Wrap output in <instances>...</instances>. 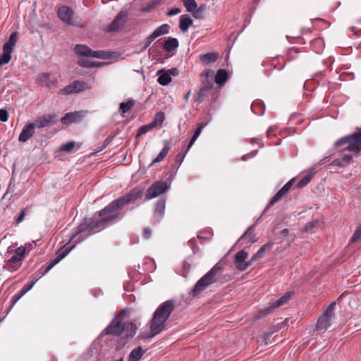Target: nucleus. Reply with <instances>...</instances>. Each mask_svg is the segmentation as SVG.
Returning <instances> with one entry per match:
<instances>
[{"label": "nucleus", "instance_id": "nucleus-16", "mask_svg": "<svg viewBox=\"0 0 361 361\" xmlns=\"http://www.w3.org/2000/svg\"><path fill=\"white\" fill-rule=\"evenodd\" d=\"M295 182V178L290 179L271 198L269 201V204L267 205L263 213H264L269 208L272 207L275 203H276L281 198H282L292 188L293 183Z\"/></svg>", "mask_w": 361, "mask_h": 361}, {"label": "nucleus", "instance_id": "nucleus-9", "mask_svg": "<svg viewBox=\"0 0 361 361\" xmlns=\"http://www.w3.org/2000/svg\"><path fill=\"white\" fill-rule=\"evenodd\" d=\"M336 305V301L331 302L321 314L316 324L317 330L326 331L331 326V319L334 317V311Z\"/></svg>", "mask_w": 361, "mask_h": 361}, {"label": "nucleus", "instance_id": "nucleus-5", "mask_svg": "<svg viewBox=\"0 0 361 361\" xmlns=\"http://www.w3.org/2000/svg\"><path fill=\"white\" fill-rule=\"evenodd\" d=\"M71 240L63 247L57 250L55 258L51 259L48 264H44L35 274V279L24 285L22 289H24L27 293L32 289L35 283L44 275H45L49 270H51L56 264H57L61 259H63L75 247V245L66 247L67 245L70 243Z\"/></svg>", "mask_w": 361, "mask_h": 361}, {"label": "nucleus", "instance_id": "nucleus-35", "mask_svg": "<svg viewBox=\"0 0 361 361\" xmlns=\"http://www.w3.org/2000/svg\"><path fill=\"white\" fill-rule=\"evenodd\" d=\"M135 101L131 98H128L126 102H121L119 104V111L123 116H125L135 105Z\"/></svg>", "mask_w": 361, "mask_h": 361}, {"label": "nucleus", "instance_id": "nucleus-42", "mask_svg": "<svg viewBox=\"0 0 361 361\" xmlns=\"http://www.w3.org/2000/svg\"><path fill=\"white\" fill-rule=\"evenodd\" d=\"M18 39V32H13L11 34L8 40L4 43L3 45L6 49H10L11 51L13 50L14 46L17 42Z\"/></svg>", "mask_w": 361, "mask_h": 361}, {"label": "nucleus", "instance_id": "nucleus-59", "mask_svg": "<svg viewBox=\"0 0 361 361\" xmlns=\"http://www.w3.org/2000/svg\"><path fill=\"white\" fill-rule=\"evenodd\" d=\"M154 334V333L152 332L151 331L150 332L142 333L138 335L137 338L140 340H146L148 338H151L157 335Z\"/></svg>", "mask_w": 361, "mask_h": 361}, {"label": "nucleus", "instance_id": "nucleus-48", "mask_svg": "<svg viewBox=\"0 0 361 361\" xmlns=\"http://www.w3.org/2000/svg\"><path fill=\"white\" fill-rule=\"evenodd\" d=\"M340 73L339 79L341 81H350L355 79V74L353 72L350 71H343L342 73L337 72Z\"/></svg>", "mask_w": 361, "mask_h": 361}, {"label": "nucleus", "instance_id": "nucleus-47", "mask_svg": "<svg viewBox=\"0 0 361 361\" xmlns=\"http://www.w3.org/2000/svg\"><path fill=\"white\" fill-rule=\"evenodd\" d=\"M182 1L188 12H194L197 8L195 0H182Z\"/></svg>", "mask_w": 361, "mask_h": 361}, {"label": "nucleus", "instance_id": "nucleus-32", "mask_svg": "<svg viewBox=\"0 0 361 361\" xmlns=\"http://www.w3.org/2000/svg\"><path fill=\"white\" fill-rule=\"evenodd\" d=\"M78 65H79L80 67L83 68H95V67H101L104 65V63L102 62H98V61H91L89 59L80 58L78 60L77 62Z\"/></svg>", "mask_w": 361, "mask_h": 361}, {"label": "nucleus", "instance_id": "nucleus-23", "mask_svg": "<svg viewBox=\"0 0 361 361\" xmlns=\"http://www.w3.org/2000/svg\"><path fill=\"white\" fill-rule=\"evenodd\" d=\"M219 58L217 52H208L200 56V61L204 66H207L210 63H214Z\"/></svg>", "mask_w": 361, "mask_h": 361}, {"label": "nucleus", "instance_id": "nucleus-31", "mask_svg": "<svg viewBox=\"0 0 361 361\" xmlns=\"http://www.w3.org/2000/svg\"><path fill=\"white\" fill-rule=\"evenodd\" d=\"M251 109L255 114L262 116L265 111V105L262 100L256 99L252 102Z\"/></svg>", "mask_w": 361, "mask_h": 361}, {"label": "nucleus", "instance_id": "nucleus-39", "mask_svg": "<svg viewBox=\"0 0 361 361\" xmlns=\"http://www.w3.org/2000/svg\"><path fill=\"white\" fill-rule=\"evenodd\" d=\"M12 51H13L3 47V52L0 54V66L9 63L11 59Z\"/></svg>", "mask_w": 361, "mask_h": 361}, {"label": "nucleus", "instance_id": "nucleus-15", "mask_svg": "<svg viewBox=\"0 0 361 361\" xmlns=\"http://www.w3.org/2000/svg\"><path fill=\"white\" fill-rule=\"evenodd\" d=\"M258 238L256 236L255 233V225L250 226L243 235L238 239L237 243L239 245H243L245 244L250 245L251 244L257 242Z\"/></svg>", "mask_w": 361, "mask_h": 361}, {"label": "nucleus", "instance_id": "nucleus-19", "mask_svg": "<svg viewBox=\"0 0 361 361\" xmlns=\"http://www.w3.org/2000/svg\"><path fill=\"white\" fill-rule=\"evenodd\" d=\"M35 128H36L34 123H29L23 128L19 137L18 140L21 142H27L35 134Z\"/></svg>", "mask_w": 361, "mask_h": 361}, {"label": "nucleus", "instance_id": "nucleus-63", "mask_svg": "<svg viewBox=\"0 0 361 361\" xmlns=\"http://www.w3.org/2000/svg\"><path fill=\"white\" fill-rule=\"evenodd\" d=\"M258 153V150L257 149H255L253 151H252L250 153H247L246 154H244L243 157H242V160L243 161H247V159H250V158H252L254 157L255 156L257 155V154Z\"/></svg>", "mask_w": 361, "mask_h": 361}, {"label": "nucleus", "instance_id": "nucleus-30", "mask_svg": "<svg viewBox=\"0 0 361 361\" xmlns=\"http://www.w3.org/2000/svg\"><path fill=\"white\" fill-rule=\"evenodd\" d=\"M310 49L317 54H321L324 49V42L322 37H317L310 42Z\"/></svg>", "mask_w": 361, "mask_h": 361}, {"label": "nucleus", "instance_id": "nucleus-43", "mask_svg": "<svg viewBox=\"0 0 361 361\" xmlns=\"http://www.w3.org/2000/svg\"><path fill=\"white\" fill-rule=\"evenodd\" d=\"M75 145H76V142L75 141L71 140V141H68L66 143L62 144L60 146L59 149L62 152H71L73 149V148L75 147ZM77 145H78V149H79L80 147L81 143L77 144Z\"/></svg>", "mask_w": 361, "mask_h": 361}, {"label": "nucleus", "instance_id": "nucleus-62", "mask_svg": "<svg viewBox=\"0 0 361 361\" xmlns=\"http://www.w3.org/2000/svg\"><path fill=\"white\" fill-rule=\"evenodd\" d=\"M22 298V296L20 295L19 292L14 295L11 299V305L9 309L8 310V312L10 311L11 308L15 305V304Z\"/></svg>", "mask_w": 361, "mask_h": 361}, {"label": "nucleus", "instance_id": "nucleus-8", "mask_svg": "<svg viewBox=\"0 0 361 361\" xmlns=\"http://www.w3.org/2000/svg\"><path fill=\"white\" fill-rule=\"evenodd\" d=\"M57 14L60 20L68 25L78 27H83V25L81 24L80 20H79V18L78 16H75V12L73 10L68 6L63 5L60 6L57 11Z\"/></svg>", "mask_w": 361, "mask_h": 361}, {"label": "nucleus", "instance_id": "nucleus-36", "mask_svg": "<svg viewBox=\"0 0 361 361\" xmlns=\"http://www.w3.org/2000/svg\"><path fill=\"white\" fill-rule=\"evenodd\" d=\"M74 51L78 56L89 57L91 49L85 44H76L74 48Z\"/></svg>", "mask_w": 361, "mask_h": 361}, {"label": "nucleus", "instance_id": "nucleus-25", "mask_svg": "<svg viewBox=\"0 0 361 361\" xmlns=\"http://www.w3.org/2000/svg\"><path fill=\"white\" fill-rule=\"evenodd\" d=\"M228 77V73L226 70L219 69L216 72L214 81L219 87H221L227 82Z\"/></svg>", "mask_w": 361, "mask_h": 361}, {"label": "nucleus", "instance_id": "nucleus-33", "mask_svg": "<svg viewBox=\"0 0 361 361\" xmlns=\"http://www.w3.org/2000/svg\"><path fill=\"white\" fill-rule=\"evenodd\" d=\"M145 353V350L141 346H138L130 353L128 361H139Z\"/></svg>", "mask_w": 361, "mask_h": 361}, {"label": "nucleus", "instance_id": "nucleus-58", "mask_svg": "<svg viewBox=\"0 0 361 361\" xmlns=\"http://www.w3.org/2000/svg\"><path fill=\"white\" fill-rule=\"evenodd\" d=\"M115 137V135L114 134H111L109 135L104 140L102 146L99 148V151H102L104 149H105L113 140V139Z\"/></svg>", "mask_w": 361, "mask_h": 361}, {"label": "nucleus", "instance_id": "nucleus-3", "mask_svg": "<svg viewBox=\"0 0 361 361\" xmlns=\"http://www.w3.org/2000/svg\"><path fill=\"white\" fill-rule=\"evenodd\" d=\"M224 263H216L207 273L200 278L195 284L190 294L193 297H197L209 285L215 283H224L231 279L229 276L224 275Z\"/></svg>", "mask_w": 361, "mask_h": 361}, {"label": "nucleus", "instance_id": "nucleus-64", "mask_svg": "<svg viewBox=\"0 0 361 361\" xmlns=\"http://www.w3.org/2000/svg\"><path fill=\"white\" fill-rule=\"evenodd\" d=\"M275 330L269 331L264 332L263 334V339L266 344H268L269 341L270 340L272 334L274 333Z\"/></svg>", "mask_w": 361, "mask_h": 361}, {"label": "nucleus", "instance_id": "nucleus-54", "mask_svg": "<svg viewBox=\"0 0 361 361\" xmlns=\"http://www.w3.org/2000/svg\"><path fill=\"white\" fill-rule=\"evenodd\" d=\"M26 250H27V247L20 246L19 247L16 249L14 254L16 256L19 257L23 260V258L25 257Z\"/></svg>", "mask_w": 361, "mask_h": 361}, {"label": "nucleus", "instance_id": "nucleus-57", "mask_svg": "<svg viewBox=\"0 0 361 361\" xmlns=\"http://www.w3.org/2000/svg\"><path fill=\"white\" fill-rule=\"evenodd\" d=\"M150 130V127L148 125L142 126L139 128L136 135V138L145 135Z\"/></svg>", "mask_w": 361, "mask_h": 361}, {"label": "nucleus", "instance_id": "nucleus-11", "mask_svg": "<svg viewBox=\"0 0 361 361\" xmlns=\"http://www.w3.org/2000/svg\"><path fill=\"white\" fill-rule=\"evenodd\" d=\"M293 294V292H286L283 296L279 298L277 300H271L269 303V306L264 307V309L260 310L257 314L256 318L260 319L262 317H266L267 315L271 314L276 308L287 303L288 300L290 299L292 295Z\"/></svg>", "mask_w": 361, "mask_h": 361}, {"label": "nucleus", "instance_id": "nucleus-13", "mask_svg": "<svg viewBox=\"0 0 361 361\" xmlns=\"http://www.w3.org/2000/svg\"><path fill=\"white\" fill-rule=\"evenodd\" d=\"M128 15V13L126 11H120L107 27L106 31L113 32L117 31L120 27H123L127 21Z\"/></svg>", "mask_w": 361, "mask_h": 361}, {"label": "nucleus", "instance_id": "nucleus-50", "mask_svg": "<svg viewBox=\"0 0 361 361\" xmlns=\"http://www.w3.org/2000/svg\"><path fill=\"white\" fill-rule=\"evenodd\" d=\"M73 93H75L73 82L69 84L68 85H66L63 89H61L59 91V94L65 95H68Z\"/></svg>", "mask_w": 361, "mask_h": 361}, {"label": "nucleus", "instance_id": "nucleus-38", "mask_svg": "<svg viewBox=\"0 0 361 361\" xmlns=\"http://www.w3.org/2000/svg\"><path fill=\"white\" fill-rule=\"evenodd\" d=\"M73 86L75 90V93H80L87 90H90L91 87L87 82L81 81V80H75L73 81Z\"/></svg>", "mask_w": 361, "mask_h": 361}, {"label": "nucleus", "instance_id": "nucleus-21", "mask_svg": "<svg viewBox=\"0 0 361 361\" xmlns=\"http://www.w3.org/2000/svg\"><path fill=\"white\" fill-rule=\"evenodd\" d=\"M354 162L353 155H350L349 154L342 153L341 154V158L335 159L332 161L331 165L344 167Z\"/></svg>", "mask_w": 361, "mask_h": 361}, {"label": "nucleus", "instance_id": "nucleus-26", "mask_svg": "<svg viewBox=\"0 0 361 361\" xmlns=\"http://www.w3.org/2000/svg\"><path fill=\"white\" fill-rule=\"evenodd\" d=\"M179 46L178 40L175 37H169L163 43V49L167 52L176 49Z\"/></svg>", "mask_w": 361, "mask_h": 361}, {"label": "nucleus", "instance_id": "nucleus-20", "mask_svg": "<svg viewBox=\"0 0 361 361\" xmlns=\"http://www.w3.org/2000/svg\"><path fill=\"white\" fill-rule=\"evenodd\" d=\"M37 82L42 87L51 88L57 83V80H51L50 79V73H43L37 76Z\"/></svg>", "mask_w": 361, "mask_h": 361}, {"label": "nucleus", "instance_id": "nucleus-40", "mask_svg": "<svg viewBox=\"0 0 361 361\" xmlns=\"http://www.w3.org/2000/svg\"><path fill=\"white\" fill-rule=\"evenodd\" d=\"M154 40V39H153V37H152L149 35L148 37H147L145 39V40L142 43H140L137 46V50L135 51V52L137 54H140V53L143 52L145 49H147L149 47V45L152 44V42Z\"/></svg>", "mask_w": 361, "mask_h": 361}, {"label": "nucleus", "instance_id": "nucleus-34", "mask_svg": "<svg viewBox=\"0 0 361 361\" xmlns=\"http://www.w3.org/2000/svg\"><path fill=\"white\" fill-rule=\"evenodd\" d=\"M170 26L168 24H163L158 27H157L154 32L150 34L152 37H153V39H155L156 38L166 35L169 32L170 30Z\"/></svg>", "mask_w": 361, "mask_h": 361}, {"label": "nucleus", "instance_id": "nucleus-61", "mask_svg": "<svg viewBox=\"0 0 361 361\" xmlns=\"http://www.w3.org/2000/svg\"><path fill=\"white\" fill-rule=\"evenodd\" d=\"M8 119V112L5 109H0V121L2 122H6Z\"/></svg>", "mask_w": 361, "mask_h": 361}, {"label": "nucleus", "instance_id": "nucleus-4", "mask_svg": "<svg viewBox=\"0 0 361 361\" xmlns=\"http://www.w3.org/2000/svg\"><path fill=\"white\" fill-rule=\"evenodd\" d=\"M175 308L174 302L171 300L161 303L153 314L150 321L149 329L154 334H159L165 329V323Z\"/></svg>", "mask_w": 361, "mask_h": 361}, {"label": "nucleus", "instance_id": "nucleus-60", "mask_svg": "<svg viewBox=\"0 0 361 361\" xmlns=\"http://www.w3.org/2000/svg\"><path fill=\"white\" fill-rule=\"evenodd\" d=\"M317 224V223L316 221H310L304 226L302 231L305 233L310 232L316 227Z\"/></svg>", "mask_w": 361, "mask_h": 361}, {"label": "nucleus", "instance_id": "nucleus-7", "mask_svg": "<svg viewBox=\"0 0 361 361\" xmlns=\"http://www.w3.org/2000/svg\"><path fill=\"white\" fill-rule=\"evenodd\" d=\"M214 71L211 69L206 70L201 73L202 87L200 89L197 95L194 97L195 102L200 104L203 98L212 90L214 86Z\"/></svg>", "mask_w": 361, "mask_h": 361}, {"label": "nucleus", "instance_id": "nucleus-2", "mask_svg": "<svg viewBox=\"0 0 361 361\" xmlns=\"http://www.w3.org/2000/svg\"><path fill=\"white\" fill-rule=\"evenodd\" d=\"M128 315L129 310L127 308L119 311L100 334V337L106 335L118 337L115 343L116 351L123 348L133 338L137 331V326L134 322H124Z\"/></svg>", "mask_w": 361, "mask_h": 361}, {"label": "nucleus", "instance_id": "nucleus-46", "mask_svg": "<svg viewBox=\"0 0 361 361\" xmlns=\"http://www.w3.org/2000/svg\"><path fill=\"white\" fill-rule=\"evenodd\" d=\"M257 259H259V258L257 257H255V255H254L250 258V260H248V261L245 260L243 264L237 265V269L240 271H244L245 270L247 269V267L251 266L254 263V262H255Z\"/></svg>", "mask_w": 361, "mask_h": 361}, {"label": "nucleus", "instance_id": "nucleus-41", "mask_svg": "<svg viewBox=\"0 0 361 361\" xmlns=\"http://www.w3.org/2000/svg\"><path fill=\"white\" fill-rule=\"evenodd\" d=\"M248 256V253L244 250H241L235 253L234 256V264L237 269V265L241 264L244 262Z\"/></svg>", "mask_w": 361, "mask_h": 361}, {"label": "nucleus", "instance_id": "nucleus-56", "mask_svg": "<svg viewBox=\"0 0 361 361\" xmlns=\"http://www.w3.org/2000/svg\"><path fill=\"white\" fill-rule=\"evenodd\" d=\"M188 245L192 250L193 254H196L199 252L200 248L197 244L196 240L195 238H192L188 241Z\"/></svg>", "mask_w": 361, "mask_h": 361}, {"label": "nucleus", "instance_id": "nucleus-28", "mask_svg": "<svg viewBox=\"0 0 361 361\" xmlns=\"http://www.w3.org/2000/svg\"><path fill=\"white\" fill-rule=\"evenodd\" d=\"M157 75H158L157 82L161 85L166 86L172 81L166 69L159 70Z\"/></svg>", "mask_w": 361, "mask_h": 361}, {"label": "nucleus", "instance_id": "nucleus-18", "mask_svg": "<svg viewBox=\"0 0 361 361\" xmlns=\"http://www.w3.org/2000/svg\"><path fill=\"white\" fill-rule=\"evenodd\" d=\"M166 207V198H160L156 203L154 211V222L159 223L164 217Z\"/></svg>", "mask_w": 361, "mask_h": 361}, {"label": "nucleus", "instance_id": "nucleus-45", "mask_svg": "<svg viewBox=\"0 0 361 361\" xmlns=\"http://www.w3.org/2000/svg\"><path fill=\"white\" fill-rule=\"evenodd\" d=\"M313 173H308L304 177H302L296 184L297 188H302L306 186L312 179Z\"/></svg>", "mask_w": 361, "mask_h": 361}, {"label": "nucleus", "instance_id": "nucleus-12", "mask_svg": "<svg viewBox=\"0 0 361 361\" xmlns=\"http://www.w3.org/2000/svg\"><path fill=\"white\" fill-rule=\"evenodd\" d=\"M169 188V185L165 180L155 181L147 190L145 194V200H149L164 194Z\"/></svg>", "mask_w": 361, "mask_h": 361}, {"label": "nucleus", "instance_id": "nucleus-22", "mask_svg": "<svg viewBox=\"0 0 361 361\" xmlns=\"http://www.w3.org/2000/svg\"><path fill=\"white\" fill-rule=\"evenodd\" d=\"M171 140H166L164 141V147L159 152V154L157 155V157L153 159L149 166H152L153 164L160 162L163 161L166 155L168 154L170 149H171Z\"/></svg>", "mask_w": 361, "mask_h": 361}, {"label": "nucleus", "instance_id": "nucleus-52", "mask_svg": "<svg viewBox=\"0 0 361 361\" xmlns=\"http://www.w3.org/2000/svg\"><path fill=\"white\" fill-rule=\"evenodd\" d=\"M185 155L183 153L179 152L175 158V164L173 167H176V170L178 171V168L181 165L182 162L184 160Z\"/></svg>", "mask_w": 361, "mask_h": 361}, {"label": "nucleus", "instance_id": "nucleus-6", "mask_svg": "<svg viewBox=\"0 0 361 361\" xmlns=\"http://www.w3.org/2000/svg\"><path fill=\"white\" fill-rule=\"evenodd\" d=\"M335 147H344L343 151H348L353 157L361 155V128L357 127L355 131L343 136L336 141Z\"/></svg>", "mask_w": 361, "mask_h": 361}, {"label": "nucleus", "instance_id": "nucleus-17", "mask_svg": "<svg viewBox=\"0 0 361 361\" xmlns=\"http://www.w3.org/2000/svg\"><path fill=\"white\" fill-rule=\"evenodd\" d=\"M83 111H75L66 113L61 119L63 126H68L73 123L79 122L84 117Z\"/></svg>", "mask_w": 361, "mask_h": 361}, {"label": "nucleus", "instance_id": "nucleus-14", "mask_svg": "<svg viewBox=\"0 0 361 361\" xmlns=\"http://www.w3.org/2000/svg\"><path fill=\"white\" fill-rule=\"evenodd\" d=\"M58 121V116L56 114H48L38 117L34 123L36 128H43L55 125Z\"/></svg>", "mask_w": 361, "mask_h": 361}, {"label": "nucleus", "instance_id": "nucleus-24", "mask_svg": "<svg viewBox=\"0 0 361 361\" xmlns=\"http://www.w3.org/2000/svg\"><path fill=\"white\" fill-rule=\"evenodd\" d=\"M302 51L300 49L296 47H291L288 49L287 53V61H291L298 59L302 60L305 59L306 54H302Z\"/></svg>", "mask_w": 361, "mask_h": 361}, {"label": "nucleus", "instance_id": "nucleus-49", "mask_svg": "<svg viewBox=\"0 0 361 361\" xmlns=\"http://www.w3.org/2000/svg\"><path fill=\"white\" fill-rule=\"evenodd\" d=\"M206 125H207V123H202V122L198 124L197 128L195 129V130L190 139L192 143H194L195 142V140L197 139V137L200 135L202 129L205 127Z\"/></svg>", "mask_w": 361, "mask_h": 361}, {"label": "nucleus", "instance_id": "nucleus-29", "mask_svg": "<svg viewBox=\"0 0 361 361\" xmlns=\"http://www.w3.org/2000/svg\"><path fill=\"white\" fill-rule=\"evenodd\" d=\"M115 52L109 51L97 50L94 51L91 49L90 55L89 57L101 59H109L114 57Z\"/></svg>", "mask_w": 361, "mask_h": 361}, {"label": "nucleus", "instance_id": "nucleus-27", "mask_svg": "<svg viewBox=\"0 0 361 361\" xmlns=\"http://www.w3.org/2000/svg\"><path fill=\"white\" fill-rule=\"evenodd\" d=\"M193 23V20L188 15L183 14L180 16L179 28L183 32L188 31L189 27Z\"/></svg>", "mask_w": 361, "mask_h": 361}, {"label": "nucleus", "instance_id": "nucleus-1", "mask_svg": "<svg viewBox=\"0 0 361 361\" xmlns=\"http://www.w3.org/2000/svg\"><path fill=\"white\" fill-rule=\"evenodd\" d=\"M145 192V187L137 185L128 193L113 200L105 207L95 212L92 217L86 218L77 227V230L71 238V241L75 244L84 240L87 236L101 231L113 224L115 221L121 219L123 214L118 212L130 202H135L142 200Z\"/></svg>", "mask_w": 361, "mask_h": 361}, {"label": "nucleus", "instance_id": "nucleus-51", "mask_svg": "<svg viewBox=\"0 0 361 361\" xmlns=\"http://www.w3.org/2000/svg\"><path fill=\"white\" fill-rule=\"evenodd\" d=\"M161 0L152 1L150 3L147 4L145 6H143L141 9L142 12L148 13L150 12L152 9L155 8V6L159 4Z\"/></svg>", "mask_w": 361, "mask_h": 361}, {"label": "nucleus", "instance_id": "nucleus-44", "mask_svg": "<svg viewBox=\"0 0 361 361\" xmlns=\"http://www.w3.org/2000/svg\"><path fill=\"white\" fill-rule=\"evenodd\" d=\"M274 245V243L271 241H269L268 243L263 245L258 251L255 254V257H257L259 259L264 257L265 252L267 250H270Z\"/></svg>", "mask_w": 361, "mask_h": 361}, {"label": "nucleus", "instance_id": "nucleus-55", "mask_svg": "<svg viewBox=\"0 0 361 361\" xmlns=\"http://www.w3.org/2000/svg\"><path fill=\"white\" fill-rule=\"evenodd\" d=\"M165 119L164 112L160 111L155 114L154 120L159 124L161 125Z\"/></svg>", "mask_w": 361, "mask_h": 361}, {"label": "nucleus", "instance_id": "nucleus-37", "mask_svg": "<svg viewBox=\"0 0 361 361\" xmlns=\"http://www.w3.org/2000/svg\"><path fill=\"white\" fill-rule=\"evenodd\" d=\"M22 259L16 256L15 254L6 261L7 266L10 267L11 269L16 270L22 264Z\"/></svg>", "mask_w": 361, "mask_h": 361}, {"label": "nucleus", "instance_id": "nucleus-10", "mask_svg": "<svg viewBox=\"0 0 361 361\" xmlns=\"http://www.w3.org/2000/svg\"><path fill=\"white\" fill-rule=\"evenodd\" d=\"M293 294V292H286L283 296L279 298L277 300H271L269 303V306L264 307V309L260 310L257 314L256 318L260 319L262 317H266L267 315L271 314L276 308L287 303L288 300L290 299L292 295Z\"/></svg>", "mask_w": 361, "mask_h": 361}, {"label": "nucleus", "instance_id": "nucleus-53", "mask_svg": "<svg viewBox=\"0 0 361 361\" xmlns=\"http://www.w3.org/2000/svg\"><path fill=\"white\" fill-rule=\"evenodd\" d=\"M360 238H361V224L357 227V228L355 231L350 241L351 243H354Z\"/></svg>", "mask_w": 361, "mask_h": 361}]
</instances>
